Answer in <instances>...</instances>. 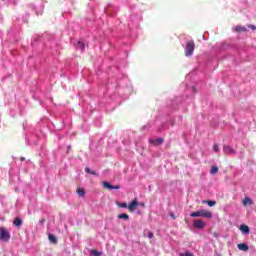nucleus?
Segmentation results:
<instances>
[{
    "label": "nucleus",
    "instance_id": "obj_1",
    "mask_svg": "<svg viewBox=\"0 0 256 256\" xmlns=\"http://www.w3.org/2000/svg\"><path fill=\"white\" fill-rule=\"evenodd\" d=\"M195 53V41L188 40L184 46V55L185 57H193Z\"/></svg>",
    "mask_w": 256,
    "mask_h": 256
},
{
    "label": "nucleus",
    "instance_id": "obj_2",
    "mask_svg": "<svg viewBox=\"0 0 256 256\" xmlns=\"http://www.w3.org/2000/svg\"><path fill=\"white\" fill-rule=\"evenodd\" d=\"M190 217H204L205 219H211L213 217V213L207 210H199L196 212H192Z\"/></svg>",
    "mask_w": 256,
    "mask_h": 256
},
{
    "label": "nucleus",
    "instance_id": "obj_3",
    "mask_svg": "<svg viewBox=\"0 0 256 256\" xmlns=\"http://www.w3.org/2000/svg\"><path fill=\"white\" fill-rule=\"evenodd\" d=\"M0 239L5 243H7L9 239H11V234L7 230H5V228L3 227L0 228Z\"/></svg>",
    "mask_w": 256,
    "mask_h": 256
},
{
    "label": "nucleus",
    "instance_id": "obj_4",
    "mask_svg": "<svg viewBox=\"0 0 256 256\" xmlns=\"http://www.w3.org/2000/svg\"><path fill=\"white\" fill-rule=\"evenodd\" d=\"M193 227H195V229H205V226L207 225L205 222H203V220L201 219H196L193 221Z\"/></svg>",
    "mask_w": 256,
    "mask_h": 256
},
{
    "label": "nucleus",
    "instance_id": "obj_5",
    "mask_svg": "<svg viewBox=\"0 0 256 256\" xmlns=\"http://www.w3.org/2000/svg\"><path fill=\"white\" fill-rule=\"evenodd\" d=\"M137 207H139V202L137 201V199H134V200L128 205V209H129V211H131V213H133V211H135V209H137Z\"/></svg>",
    "mask_w": 256,
    "mask_h": 256
},
{
    "label": "nucleus",
    "instance_id": "obj_6",
    "mask_svg": "<svg viewBox=\"0 0 256 256\" xmlns=\"http://www.w3.org/2000/svg\"><path fill=\"white\" fill-rule=\"evenodd\" d=\"M74 47L78 50V51H85V43H83L82 41H76L74 42Z\"/></svg>",
    "mask_w": 256,
    "mask_h": 256
},
{
    "label": "nucleus",
    "instance_id": "obj_7",
    "mask_svg": "<svg viewBox=\"0 0 256 256\" xmlns=\"http://www.w3.org/2000/svg\"><path fill=\"white\" fill-rule=\"evenodd\" d=\"M223 151L226 155H234L235 150L231 146L224 145Z\"/></svg>",
    "mask_w": 256,
    "mask_h": 256
},
{
    "label": "nucleus",
    "instance_id": "obj_8",
    "mask_svg": "<svg viewBox=\"0 0 256 256\" xmlns=\"http://www.w3.org/2000/svg\"><path fill=\"white\" fill-rule=\"evenodd\" d=\"M241 233H243V235H249L250 233V229H249V226L245 225V224H241L240 227H239Z\"/></svg>",
    "mask_w": 256,
    "mask_h": 256
},
{
    "label": "nucleus",
    "instance_id": "obj_9",
    "mask_svg": "<svg viewBox=\"0 0 256 256\" xmlns=\"http://www.w3.org/2000/svg\"><path fill=\"white\" fill-rule=\"evenodd\" d=\"M239 251H244L247 252L249 251V245H247L246 243H240L237 245Z\"/></svg>",
    "mask_w": 256,
    "mask_h": 256
},
{
    "label": "nucleus",
    "instance_id": "obj_10",
    "mask_svg": "<svg viewBox=\"0 0 256 256\" xmlns=\"http://www.w3.org/2000/svg\"><path fill=\"white\" fill-rule=\"evenodd\" d=\"M149 142L152 145H161L163 143V138L151 139Z\"/></svg>",
    "mask_w": 256,
    "mask_h": 256
},
{
    "label": "nucleus",
    "instance_id": "obj_11",
    "mask_svg": "<svg viewBox=\"0 0 256 256\" xmlns=\"http://www.w3.org/2000/svg\"><path fill=\"white\" fill-rule=\"evenodd\" d=\"M242 205H244V207H247V205H253V200L249 197H245L242 202Z\"/></svg>",
    "mask_w": 256,
    "mask_h": 256
},
{
    "label": "nucleus",
    "instance_id": "obj_12",
    "mask_svg": "<svg viewBox=\"0 0 256 256\" xmlns=\"http://www.w3.org/2000/svg\"><path fill=\"white\" fill-rule=\"evenodd\" d=\"M234 31H237L238 33L245 32V31H247V27H245V26H236L234 28Z\"/></svg>",
    "mask_w": 256,
    "mask_h": 256
},
{
    "label": "nucleus",
    "instance_id": "obj_13",
    "mask_svg": "<svg viewBox=\"0 0 256 256\" xmlns=\"http://www.w3.org/2000/svg\"><path fill=\"white\" fill-rule=\"evenodd\" d=\"M13 223L15 227H21V225H23V220H21V218H15Z\"/></svg>",
    "mask_w": 256,
    "mask_h": 256
},
{
    "label": "nucleus",
    "instance_id": "obj_14",
    "mask_svg": "<svg viewBox=\"0 0 256 256\" xmlns=\"http://www.w3.org/2000/svg\"><path fill=\"white\" fill-rule=\"evenodd\" d=\"M48 239L50 243H54V244L57 243V237H55L53 234H49Z\"/></svg>",
    "mask_w": 256,
    "mask_h": 256
},
{
    "label": "nucleus",
    "instance_id": "obj_15",
    "mask_svg": "<svg viewBox=\"0 0 256 256\" xmlns=\"http://www.w3.org/2000/svg\"><path fill=\"white\" fill-rule=\"evenodd\" d=\"M90 255H92V256H102L103 252L97 251V250H91Z\"/></svg>",
    "mask_w": 256,
    "mask_h": 256
},
{
    "label": "nucleus",
    "instance_id": "obj_16",
    "mask_svg": "<svg viewBox=\"0 0 256 256\" xmlns=\"http://www.w3.org/2000/svg\"><path fill=\"white\" fill-rule=\"evenodd\" d=\"M77 194L79 195V197H85V190L83 188H78Z\"/></svg>",
    "mask_w": 256,
    "mask_h": 256
},
{
    "label": "nucleus",
    "instance_id": "obj_17",
    "mask_svg": "<svg viewBox=\"0 0 256 256\" xmlns=\"http://www.w3.org/2000/svg\"><path fill=\"white\" fill-rule=\"evenodd\" d=\"M218 172H219V167L212 166V168L210 170L211 175H215V173H218Z\"/></svg>",
    "mask_w": 256,
    "mask_h": 256
},
{
    "label": "nucleus",
    "instance_id": "obj_18",
    "mask_svg": "<svg viewBox=\"0 0 256 256\" xmlns=\"http://www.w3.org/2000/svg\"><path fill=\"white\" fill-rule=\"evenodd\" d=\"M204 203H207L209 207H215V205L217 204V202L213 200L204 201Z\"/></svg>",
    "mask_w": 256,
    "mask_h": 256
},
{
    "label": "nucleus",
    "instance_id": "obj_19",
    "mask_svg": "<svg viewBox=\"0 0 256 256\" xmlns=\"http://www.w3.org/2000/svg\"><path fill=\"white\" fill-rule=\"evenodd\" d=\"M118 219H124V221H129V215L128 214H120L118 216Z\"/></svg>",
    "mask_w": 256,
    "mask_h": 256
},
{
    "label": "nucleus",
    "instance_id": "obj_20",
    "mask_svg": "<svg viewBox=\"0 0 256 256\" xmlns=\"http://www.w3.org/2000/svg\"><path fill=\"white\" fill-rule=\"evenodd\" d=\"M103 185L106 189H110V190H113V185H111V183L105 181L103 182Z\"/></svg>",
    "mask_w": 256,
    "mask_h": 256
},
{
    "label": "nucleus",
    "instance_id": "obj_21",
    "mask_svg": "<svg viewBox=\"0 0 256 256\" xmlns=\"http://www.w3.org/2000/svg\"><path fill=\"white\" fill-rule=\"evenodd\" d=\"M118 207H122L123 209H129V205L127 203H117Z\"/></svg>",
    "mask_w": 256,
    "mask_h": 256
},
{
    "label": "nucleus",
    "instance_id": "obj_22",
    "mask_svg": "<svg viewBox=\"0 0 256 256\" xmlns=\"http://www.w3.org/2000/svg\"><path fill=\"white\" fill-rule=\"evenodd\" d=\"M213 150H214L216 153L219 152V145L214 144Z\"/></svg>",
    "mask_w": 256,
    "mask_h": 256
},
{
    "label": "nucleus",
    "instance_id": "obj_23",
    "mask_svg": "<svg viewBox=\"0 0 256 256\" xmlns=\"http://www.w3.org/2000/svg\"><path fill=\"white\" fill-rule=\"evenodd\" d=\"M180 256H193L191 252L181 253Z\"/></svg>",
    "mask_w": 256,
    "mask_h": 256
},
{
    "label": "nucleus",
    "instance_id": "obj_24",
    "mask_svg": "<svg viewBox=\"0 0 256 256\" xmlns=\"http://www.w3.org/2000/svg\"><path fill=\"white\" fill-rule=\"evenodd\" d=\"M153 232H148L147 233V237H148V239H153Z\"/></svg>",
    "mask_w": 256,
    "mask_h": 256
},
{
    "label": "nucleus",
    "instance_id": "obj_25",
    "mask_svg": "<svg viewBox=\"0 0 256 256\" xmlns=\"http://www.w3.org/2000/svg\"><path fill=\"white\" fill-rule=\"evenodd\" d=\"M45 221H46L45 218H42V219L39 221V224H40V225H45Z\"/></svg>",
    "mask_w": 256,
    "mask_h": 256
},
{
    "label": "nucleus",
    "instance_id": "obj_26",
    "mask_svg": "<svg viewBox=\"0 0 256 256\" xmlns=\"http://www.w3.org/2000/svg\"><path fill=\"white\" fill-rule=\"evenodd\" d=\"M91 171H92L91 168H89V167H86V168H85V172H86V173L91 174Z\"/></svg>",
    "mask_w": 256,
    "mask_h": 256
},
{
    "label": "nucleus",
    "instance_id": "obj_27",
    "mask_svg": "<svg viewBox=\"0 0 256 256\" xmlns=\"http://www.w3.org/2000/svg\"><path fill=\"white\" fill-rule=\"evenodd\" d=\"M248 27H249V29H252V31H255V29H256L255 25H249Z\"/></svg>",
    "mask_w": 256,
    "mask_h": 256
},
{
    "label": "nucleus",
    "instance_id": "obj_28",
    "mask_svg": "<svg viewBox=\"0 0 256 256\" xmlns=\"http://www.w3.org/2000/svg\"><path fill=\"white\" fill-rule=\"evenodd\" d=\"M112 189L119 190V189H121V187L119 185H115V186H112Z\"/></svg>",
    "mask_w": 256,
    "mask_h": 256
},
{
    "label": "nucleus",
    "instance_id": "obj_29",
    "mask_svg": "<svg viewBox=\"0 0 256 256\" xmlns=\"http://www.w3.org/2000/svg\"><path fill=\"white\" fill-rule=\"evenodd\" d=\"M168 123L171 125V127H173V125H175V121L174 120H170Z\"/></svg>",
    "mask_w": 256,
    "mask_h": 256
},
{
    "label": "nucleus",
    "instance_id": "obj_30",
    "mask_svg": "<svg viewBox=\"0 0 256 256\" xmlns=\"http://www.w3.org/2000/svg\"><path fill=\"white\" fill-rule=\"evenodd\" d=\"M138 206H140V207H145V203H143V202H138Z\"/></svg>",
    "mask_w": 256,
    "mask_h": 256
},
{
    "label": "nucleus",
    "instance_id": "obj_31",
    "mask_svg": "<svg viewBox=\"0 0 256 256\" xmlns=\"http://www.w3.org/2000/svg\"><path fill=\"white\" fill-rule=\"evenodd\" d=\"M90 175H97V172L91 171V172H90Z\"/></svg>",
    "mask_w": 256,
    "mask_h": 256
},
{
    "label": "nucleus",
    "instance_id": "obj_32",
    "mask_svg": "<svg viewBox=\"0 0 256 256\" xmlns=\"http://www.w3.org/2000/svg\"><path fill=\"white\" fill-rule=\"evenodd\" d=\"M21 161H25V158L22 157V158H21Z\"/></svg>",
    "mask_w": 256,
    "mask_h": 256
},
{
    "label": "nucleus",
    "instance_id": "obj_33",
    "mask_svg": "<svg viewBox=\"0 0 256 256\" xmlns=\"http://www.w3.org/2000/svg\"><path fill=\"white\" fill-rule=\"evenodd\" d=\"M192 90L195 91V87H192Z\"/></svg>",
    "mask_w": 256,
    "mask_h": 256
},
{
    "label": "nucleus",
    "instance_id": "obj_34",
    "mask_svg": "<svg viewBox=\"0 0 256 256\" xmlns=\"http://www.w3.org/2000/svg\"><path fill=\"white\" fill-rule=\"evenodd\" d=\"M218 256H222V255H218Z\"/></svg>",
    "mask_w": 256,
    "mask_h": 256
}]
</instances>
